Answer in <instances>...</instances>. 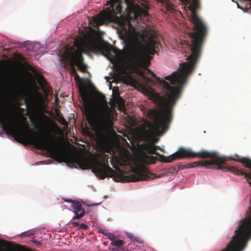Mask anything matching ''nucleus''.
I'll return each mask as SVG.
<instances>
[{
    "label": "nucleus",
    "mask_w": 251,
    "mask_h": 251,
    "mask_svg": "<svg viewBox=\"0 0 251 251\" xmlns=\"http://www.w3.org/2000/svg\"><path fill=\"white\" fill-rule=\"evenodd\" d=\"M200 58V56L190 52L187 58L188 62L182 63L177 71L164 77L171 84H177V86H171L164 79L157 77L149 69L147 71L151 73L154 80L146 76L144 73H141V75L146 82L160 84L167 91V98L161 96L153 90L148 91L149 99L159 107V109H150L148 110V115L153 121L152 123L146 120L144 122L145 126L149 128L148 130H144V134L148 140H153L155 136L162 135L169 129V124L173 119V107L180 97L183 86L189 75L195 68Z\"/></svg>",
    "instance_id": "nucleus-1"
},
{
    "label": "nucleus",
    "mask_w": 251,
    "mask_h": 251,
    "mask_svg": "<svg viewBox=\"0 0 251 251\" xmlns=\"http://www.w3.org/2000/svg\"><path fill=\"white\" fill-rule=\"evenodd\" d=\"M17 142L32 145L36 149L47 151L51 155H65L63 147L54 135L50 134L44 137L37 135L31 129L28 128L19 131L18 114L20 108L19 98V67L24 71V76L26 79H32V75L29 71L34 72V69L26 61L25 58L17 52Z\"/></svg>",
    "instance_id": "nucleus-2"
},
{
    "label": "nucleus",
    "mask_w": 251,
    "mask_h": 251,
    "mask_svg": "<svg viewBox=\"0 0 251 251\" xmlns=\"http://www.w3.org/2000/svg\"><path fill=\"white\" fill-rule=\"evenodd\" d=\"M13 61L10 59L0 61V78L6 85L13 87V104L0 100V126L13 141H16V53Z\"/></svg>",
    "instance_id": "nucleus-3"
},
{
    "label": "nucleus",
    "mask_w": 251,
    "mask_h": 251,
    "mask_svg": "<svg viewBox=\"0 0 251 251\" xmlns=\"http://www.w3.org/2000/svg\"><path fill=\"white\" fill-rule=\"evenodd\" d=\"M68 49L70 56L73 58L74 63L83 73L86 72L87 66L84 63L82 55L83 53L100 52L106 57H109L112 52L116 53L117 51L109 44L100 43L91 35L84 37L76 36L74 39V45Z\"/></svg>",
    "instance_id": "nucleus-4"
},
{
    "label": "nucleus",
    "mask_w": 251,
    "mask_h": 251,
    "mask_svg": "<svg viewBox=\"0 0 251 251\" xmlns=\"http://www.w3.org/2000/svg\"><path fill=\"white\" fill-rule=\"evenodd\" d=\"M124 3L126 7V10L129 15H132L136 20H141L143 18L147 17L149 15L148 6L143 8L139 5L133 3L132 0H109L107 5H109L97 15L95 22L98 25H102L104 23L119 20L118 14L122 11Z\"/></svg>",
    "instance_id": "nucleus-5"
},
{
    "label": "nucleus",
    "mask_w": 251,
    "mask_h": 251,
    "mask_svg": "<svg viewBox=\"0 0 251 251\" xmlns=\"http://www.w3.org/2000/svg\"><path fill=\"white\" fill-rule=\"evenodd\" d=\"M80 93L84 103V108L87 114V119L89 123L100 137L104 138L105 135L103 132L113 125L110 112L106 110H102L97 117L93 116L91 113L93 101L90 95L84 87L80 89Z\"/></svg>",
    "instance_id": "nucleus-6"
},
{
    "label": "nucleus",
    "mask_w": 251,
    "mask_h": 251,
    "mask_svg": "<svg viewBox=\"0 0 251 251\" xmlns=\"http://www.w3.org/2000/svg\"><path fill=\"white\" fill-rule=\"evenodd\" d=\"M99 155L101 160L98 159L90 160L85 156L78 155L75 158V162L82 169H91L97 177L102 179L107 177L118 176L121 173L119 169L115 171L109 167L107 154H100Z\"/></svg>",
    "instance_id": "nucleus-7"
},
{
    "label": "nucleus",
    "mask_w": 251,
    "mask_h": 251,
    "mask_svg": "<svg viewBox=\"0 0 251 251\" xmlns=\"http://www.w3.org/2000/svg\"><path fill=\"white\" fill-rule=\"evenodd\" d=\"M160 46L159 39L157 33L153 32L149 34V37L146 45L143 48L141 51L137 53L136 49L132 46L129 48V54L132 58L138 57L143 63L144 65L148 67L150 64L152 57L157 52L156 50H159Z\"/></svg>",
    "instance_id": "nucleus-8"
},
{
    "label": "nucleus",
    "mask_w": 251,
    "mask_h": 251,
    "mask_svg": "<svg viewBox=\"0 0 251 251\" xmlns=\"http://www.w3.org/2000/svg\"><path fill=\"white\" fill-rule=\"evenodd\" d=\"M34 89H26L23 93L26 111L29 114L34 112L39 100L42 98L41 93L37 90V87L36 84H34Z\"/></svg>",
    "instance_id": "nucleus-9"
},
{
    "label": "nucleus",
    "mask_w": 251,
    "mask_h": 251,
    "mask_svg": "<svg viewBox=\"0 0 251 251\" xmlns=\"http://www.w3.org/2000/svg\"><path fill=\"white\" fill-rule=\"evenodd\" d=\"M131 172L132 174L128 176V180L131 182L149 180L155 177L154 174L151 173L147 168L142 165L132 167Z\"/></svg>",
    "instance_id": "nucleus-10"
},
{
    "label": "nucleus",
    "mask_w": 251,
    "mask_h": 251,
    "mask_svg": "<svg viewBox=\"0 0 251 251\" xmlns=\"http://www.w3.org/2000/svg\"><path fill=\"white\" fill-rule=\"evenodd\" d=\"M65 201L72 203L71 206L73 208V211L75 214L72 220L79 219L85 215V211L80 202L72 200H66Z\"/></svg>",
    "instance_id": "nucleus-11"
},
{
    "label": "nucleus",
    "mask_w": 251,
    "mask_h": 251,
    "mask_svg": "<svg viewBox=\"0 0 251 251\" xmlns=\"http://www.w3.org/2000/svg\"><path fill=\"white\" fill-rule=\"evenodd\" d=\"M70 54L69 50L67 49L62 54L61 61L64 67L67 65L71 66V73L72 75H74L77 73L75 67V64L74 63L73 60H72L73 59L70 56Z\"/></svg>",
    "instance_id": "nucleus-12"
},
{
    "label": "nucleus",
    "mask_w": 251,
    "mask_h": 251,
    "mask_svg": "<svg viewBox=\"0 0 251 251\" xmlns=\"http://www.w3.org/2000/svg\"><path fill=\"white\" fill-rule=\"evenodd\" d=\"M151 142L149 143L144 144L142 145L143 149L148 152L149 154L159 155L158 152H156V150H161L159 146H157L154 145V143L158 141V139L155 138L153 140H150Z\"/></svg>",
    "instance_id": "nucleus-13"
},
{
    "label": "nucleus",
    "mask_w": 251,
    "mask_h": 251,
    "mask_svg": "<svg viewBox=\"0 0 251 251\" xmlns=\"http://www.w3.org/2000/svg\"><path fill=\"white\" fill-rule=\"evenodd\" d=\"M211 164V162L200 161L197 162H194L192 163H188L186 164L185 167L189 168H194L198 166L204 167L206 168H209V165Z\"/></svg>",
    "instance_id": "nucleus-14"
},
{
    "label": "nucleus",
    "mask_w": 251,
    "mask_h": 251,
    "mask_svg": "<svg viewBox=\"0 0 251 251\" xmlns=\"http://www.w3.org/2000/svg\"><path fill=\"white\" fill-rule=\"evenodd\" d=\"M111 245L113 246L117 247V248H120L124 245V243L123 240H117L113 241L111 242Z\"/></svg>",
    "instance_id": "nucleus-15"
},
{
    "label": "nucleus",
    "mask_w": 251,
    "mask_h": 251,
    "mask_svg": "<svg viewBox=\"0 0 251 251\" xmlns=\"http://www.w3.org/2000/svg\"><path fill=\"white\" fill-rule=\"evenodd\" d=\"M115 102L119 105V108L120 109H122L125 106V102L123 99L120 97H118L115 99Z\"/></svg>",
    "instance_id": "nucleus-16"
},
{
    "label": "nucleus",
    "mask_w": 251,
    "mask_h": 251,
    "mask_svg": "<svg viewBox=\"0 0 251 251\" xmlns=\"http://www.w3.org/2000/svg\"><path fill=\"white\" fill-rule=\"evenodd\" d=\"M31 235V234L30 232L28 231H25L23 232V233H21L20 234L17 235V237H20V238H22L23 237H28Z\"/></svg>",
    "instance_id": "nucleus-17"
},
{
    "label": "nucleus",
    "mask_w": 251,
    "mask_h": 251,
    "mask_svg": "<svg viewBox=\"0 0 251 251\" xmlns=\"http://www.w3.org/2000/svg\"><path fill=\"white\" fill-rule=\"evenodd\" d=\"M114 67H115V70L118 72H121L123 71V66L119 63H118L116 65H115Z\"/></svg>",
    "instance_id": "nucleus-18"
},
{
    "label": "nucleus",
    "mask_w": 251,
    "mask_h": 251,
    "mask_svg": "<svg viewBox=\"0 0 251 251\" xmlns=\"http://www.w3.org/2000/svg\"><path fill=\"white\" fill-rule=\"evenodd\" d=\"M89 228V226L84 223H81L80 224L78 229H84L87 230Z\"/></svg>",
    "instance_id": "nucleus-19"
},
{
    "label": "nucleus",
    "mask_w": 251,
    "mask_h": 251,
    "mask_svg": "<svg viewBox=\"0 0 251 251\" xmlns=\"http://www.w3.org/2000/svg\"><path fill=\"white\" fill-rule=\"evenodd\" d=\"M23 47L27 48V49L30 50L31 49V45L29 42H25L23 43Z\"/></svg>",
    "instance_id": "nucleus-20"
},
{
    "label": "nucleus",
    "mask_w": 251,
    "mask_h": 251,
    "mask_svg": "<svg viewBox=\"0 0 251 251\" xmlns=\"http://www.w3.org/2000/svg\"><path fill=\"white\" fill-rule=\"evenodd\" d=\"M75 76V79L76 82H78L80 81L81 78L78 73L75 74L74 75Z\"/></svg>",
    "instance_id": "nucleus-21"
},
{
    "label": "nucleus",
    "mask_w": 251,
    "mask_h": 251,
    "mask_svg": "<svg viewBox=\"0 0 251 251\" xmlns=\"http://www.w3.org/2000/svg\"><path fill=\"white\" fill-rule=\"evenodd\" d=\"M32 242L36 244L37 246H40L41 245L42 243L40 241H38L37 240H33L31 241Z\"/></svg>",
    "instance_id": "nucleus-22"
},
{
    "label": "nucleus",
    "mask_w": 251,
    "mask_h": 251,
    "mask_svg": "<svg viewBox=\"0 0 251 251\" xmlns=\"http://www.w3.org/2000/svg\"><path fill=\"white\" fill-rule=\"evenodd\" d=\"M72 225L74 227H78V228L79 226V223L78 222H72Z\"/></svg>",
    "instance_id": "nucleus-23"
},
{
    "label": "nucleus",
    "mask_w": 251,
    "mask_h": 251,
    "mask_svg": "<svg viewBox=\"0 0 251 251\" xmlns=\"http://www.w3.org/2000/svg\"><path fill=\"white\" fill-rule=\"evenodd\" d=\"M185 166H186V164L185 165L180 164L178 165L177 169L178 170H182L184 169H188V168H186Z\"/></svg>",
    "instance_id": "nucleus-24"
},
{
    "label": "nucleus",
    "mask_w": 251,
    "mask_h": 251,
    "mask_svg": "<svg viewBox=\"0 0 251 251\" xmlns=\"http://www.w3.org/2000/svg\"><path fill=\"white\" fill-rule=\"evenodd\" d=\"M115 236L113 234H111L109 236V239H110V241H112V242L115 240Z\"/></svg>",
    "instance_id": "nucleus-25"
},
{
    "label": "nucleus",
    "mask_w": 251,
    "mask_h": 251,
    "mask_svg": "<svg viewBox=\"0 0 251 251\" xmlns=\"http://www.w3.org/2000/svg\"><path fill=\"white\" fill-rule=\"evenodd\" d=\"M59 115H60V113H59L58 114H57V115H58V116H59V117L61 119V120H62L63 122H66V121H65V119H64L63 117H61Z\"/></svg>",
    "instance_id": "nucleus-26"
},
{
    "label": "nucleus",
    "mask_w": 251,
    "mask_h": 251,
    "mask_svg": "<svg viewBox=\"0 0 251 251\" xmlns=\"http://www.w3.org/2000/svg\"><path fill=\"white\" fill-rule=\"evenodd\" d=\"M16 45H17V48H20L21 47V43H19L18 42H17Z\"/></svg>",
    "instance_id": "nucleus-27"
},
{
    "label": "nucleus",
    "mask_w": 251,
    "mask_h": 251,
    "mask_svg": "<svg viewBox=\"0 0 251 251\" xmlns=\"http://www.w3.org/2000/svg\"><path fill=\"white\" fill-rule=\"evenodd\" d=\"M167 8H168V9H172L171 7V5L167 3Z\"/></svg>",
    "instance_id": "nucleus-28"
},
{
    "label": "nucleus",
    "mask_w": 251,
    "mask_h": 251,
    "mask_svg": "<svg viewBox=\"0 0 251 251\" xmlns=\"http://www.w3.org/2000/svg\"><path fill=\"white\" fill-rule=\"evenodd\" d=\"M101 100L102 101H104V100H105V97L103 95L102 96L101 98Z\"/></svg>",
    "instance_id": "nucleus-29"
},
{
    "label": "nucleus",
    "mask_w": 251,
    "mask_h": 251,
    "mask_svg": "<svg viewBox=\"0 0 251 251\" xmlns=\"http://www.w3.org/2000/svg\"><path fill=\"white\" fill-rule=\"evenodd\" d=\"M119 33H120V36H121V38H124V35H123V34H122V31H121V33H120V32H119Z\"/></svg>",
    "instance_id": "nucleus-30"
},
{
    "label": "nucleus",
    "mask_w": 251,
    "mask_h": 251,
    "mask_svg": "<svg viewBox=\"0 0 251 251\" xmlns=\"http://www.w3.org/2000/svg\"><path fill=\"white\" fill-rule=\"evenodd\" d=\"M127 236H128L129 238H130V239H132V235H131V234H127Z\"/></svg>",
    "instance_id": "nucleus-31"
},
{
    "label": "nucleus",
    "mask_w": 251,
    "mask_h": 251,
    "mask_svg": "<svg viewBox=\"0 0 251 251\" xmlns=\"http://www.w3.org/2000/svg\"><path fill=\"white\" fill-rule=\"evenodd\" d=\"M96 205V204H90L89 206H95V205Z\"/></svg>",
    "instance_id": "nucleus-32"
},
{
    "label": "nucleus",
    "mask_w": 251,
    "mask_h": 251,
    "mask_svg": "<svg viewBox=\"0 0 251 251\" xmlns=\"http://www.w3.org/2000/svg\"><path fill=\"white\" fill-rule=\"evenodd\" d=\"M237 6H238V8L242 9L241 7H240V6H239V4H238V3H237Z\"/></svg>",
    "instance_id": "nucleus-33"
},
{
    "label": "nucleus",
    "mask_w": 251,
    "mask_h": 251,
    "mask_svg": "<svg viewBox=\"0 0 251 251\" xmlns=\"http://www.w3.org/2000/svg\"><path fill=\"white\" fill-rule=\"evenodd\" d=\"M126 32V28L125 29V32Z\"/></svg>",
    "instance_id": "nucleus-34"
}]
</instances>
